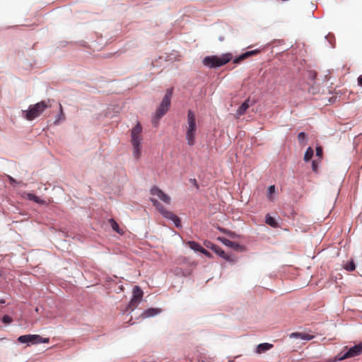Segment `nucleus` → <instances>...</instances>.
<instances>
[{
	"mask_svg": "<svg viewBox=\"0 0 362 362\" xmlns=\"http://www.w3.org/2000/svg\"><path fill=\"white\" fill-rule=\"evenodd\" d=\"M50 100L40 101L29 106L28 110H23L22 115L28 120L31 121L38 117L47 107H51Z\"/></svg>",
	"mask_w": 362,
	"mask_h": 362,
	"instance_id": "nucleus-1",
	"label": "nucleus"
},
{
	"mask_svg": "<svg viewBox=\"0 0 362 362\" xmlns=\"http://www.w3.org/2000/svg\"><path fill=\"white\" fill-rule=\"evenodd\" d=\"M173 95V88L166 90L165 95L163 98L158 108L156 110V115L152 119V124L156 127L160 119L168 112L170 106V100Z\"/></svg>",
	"mask_w": 362,
	"mask_h": 362,
	"instance_id": "nucleus-2",
	"label": "nucleus"
},
{
	"mask_svg": "<svg viewBox=\"0 0 362 362\" xmlns=\"http://www.w3.org/2000/svg\"><path fill=\"white\" fill-rule=\"evenodd\" d=\"M232 58V54L230 53L222 54L221 57L208 56L203 59V64L209 68H217L225 65Z\"/></svg>",
	"mask_w": 362,
	"mask_h": 362,
	"instance_id": "nucleus-3",
	"label": "nucleus"
},
{
	"mask_svg": "<svg viewBox=\"0 0 362 362\" xmlns=\"http://www.w3.org/2000/svg\"><path fill=\"white\" fill-rule=\"evenodd\" d=\"M197 131L196 118L194 112L189 110L187 113V127L186 129V140L189 146L195 144Z\"/></svg>",
	"mask_w": 362,
	"mask_h": 362,
	"instance_id": "nucleus-4",
	"label": "nucleus"
},
{
	"mask_svg": "<svg viewBox=\"0 0 362 362\" xmlns=\"http://www.w3.org/2000/svg\"><path fill=\"white\" fill-rule=\"evenodd\" d=\"M151 202L163 217L171 220L177 228L181 227V221L178 216L167 210L157 199L151 198Z\"/></svg>",
	"mask_w": 362,
	"mask_h": 362,
	"instance_id": "nucleus-5",
	"label": "nucleus"
},
{
	"mask_svg": "<svg viewBox=\"0 0 362 362\" xmlns=\"http://www.w3.org/2000/svg\"><path fill=\"white\" fill-rule=\"evenodd\" d=\"M144 295L143 291L139 286H135L133 288V296L127 305V310H134L142 300Z\"/></svg>",
	"mask_w": 362,
	"mask_h": 362,
	"instance_id": "nucleus-6",
	"label": "nucleus"
},
{
	"mask_svg": "<svg viewBox=\"0 0 362 362\" xmlns=\"http://www.w3.org/2000/svg\"><path fill=\"white\" fill-rule=\"evenodd\" d=\"M142 127L138 122L131 131V143L132 144H141L143 140L142 136Z\"/></svg>",
	"mask_w": 362,
	"mask_h": 362,
	"instance_id": "nucleus-7",
	"label": "nucleus"
},
{
	"mask_svg": "<svg viewBox=\"0 0 362 362\" xmlns=\"http://www.w3.org/2000/svg\"><path fill=\"white\" fill-rule=\"evenodd\" d=\"M362 353V342L350 348L339 360H344L348 358L354 357Z\"/></svg>",
	"mask_w": 362,
	"mask_h": 362,
	"instance_id": "nucleus-8",
	"label": "nucleus"
},
{
	"mask_svg": "<svg viewBox=\"0 0 362 362\" xmlns=\"http://www.w3.org/2000/svg\"><path fill=\"white\" fill-rule=\"evenodd\" d=\"M151 194L152 195L157 196L160 200L167 204H170L171 202L170 197L156 186L151 189Z\"/></svg>",
	"mask_w": 362,
	"mask_h": 362,
	"instance_id": "nucleus-9",
	"label": "nucleus"
},
{
	"mask_svg": "<svg viewBox=\"0 0 362 362\" xmlns=\"http://www.w3.org/2000/svg\"><path fill=\"white\" fill-rule=\"evenodd\" d=\"M289 337L290 338H300L307 341L311 340L314 338L313 335L303 332H293L290 334Z\"/></svg>",
	"mask_w": 362,
	"mask_h": 362,
	"instance_id": "nucleus-10",
	"label": "nucleus"
},
{
	"mask_svg": "<svg viewBox=\"0 0 362 362\" xmlns=\"http://www.w3.org/2000/svg\"><path fill=\"white\" fill-rule=\"evenodd\" d=\"M38 338L37 336H33V334H26L20 336L18 338V341L21 343H28L30 342L32 344H35V339Z\"/></svg>",
	"mask_w": 362,
	"mask_h": 362,
	"instance_id": "nucleus-11",
	"label": "nucleus"
},
{
	"mask_svg": "<svg viewBox=\"0 0 362 362\" xmlns=\"http://www.w3.org/2000/svg\"><path fill=\"white\" fill-rule=\"evenodd\" d=\"M160 310L158 308H148L144 311L141 316L142 318H148L160 313Z\"/></svg>",
	"mask_w": 362,
	"mask_h": 362,
	"instance_id": "nucleus-12",
	"label": "nucleus"
},
{
	"mask_svg": "<svg viewBox=\"0 0 362 362\" xmlns=\"http://www.w3.org/2000/svg\"><path fill=\"white\" fill-rule=\"evenodd\" d=\"M259 52L258 50H252V51H249V52H245L244 54H241L239 57L236 58L234 59L233 62L235 64H238L240 62L254 55V54H256Z\"/></svg>",
	"mask_w": 362,
	"mask_h": 362,
	"instance_id": "nucleus-13",
	"label": "nucleus"
},
{
	"mask_svg": "<svg viewBox=\"0 0 362 362\" xmlns=\"http://www.w3.org/2000/svg\"><path fill=\"white\" fill-rule=\"evenodd\" d=\"M188 245L191 249L195 251L201 252L203 254L208 255L209 252L203 248L199 243L194 242V241H189L188 243Z\"/></svg>",
	"mask_w": 362,
	"mask_h": 362,
	"instance_id": "nucleus-14",
	"label": "nucleus"
},
{
	"mask_svg": "<svg viewBox=\"0 0 362 362\" xmlns=\"http://www.w3.org/2000/svg\"><path fill=\"white\" fill-rule=\"evenodd\" d=\"M273 347V344L269 343H262L257 346L256 352L257 354L264 353Z\"/></svg>",
	"mask_w": 362,
	"mask_h": 362,
	"instance_id": "nucleus-15",
	"label": "nucleus"
},
{
	"mask_svg": "<svg viewBox=\"0 0 362 362\" xmlns=\"http://www.w3.org/2000/svg\"><path fill=\"white\" fill-rule=\"evenodd\" d=\"M221 242L226 246L228 247H232L235 250H238L240 247V245H238V243H235V242H233L230 240H228L226 238H223L222 240H221Z\"/></svg>",
	"mask_w": 362,
	"mask_h": 362,
	"instance_id": "nucleus-16",
	"label": "nucleus"
},
{
	"mask_svg": "<svg viewBox=\"0 0 362 362\" xmlns=\"http://www.w3.org/2000/svg\"><path fill=\"white\" fill-rule=\"evenodd\" d=\"M249 100H245L238 109L237 115L240 116L243 115L249 107Z\"/></svg>",
	"mask_w": 362,
	"mask_h": 362,
	"instance_id": "nucleus-17",
	"label": "nucleus"
},
{
	"mask_svg": "<svg viewBox=\"0 0 362 362\" xmlns=\"http://www.w3.org/2000/svg\"><path fill=\"white\" fill-rule=\"evenodd\" d=\"M133 146V156L136 159H139L141 156V144H132Z\"/></svg>",
	"mask_w": 362,
	"mask_h": 362,
	"instance_id": "nucleus-18",
	"label": "nucleus"
},
{
	"mask_svg": "<svg viewBox=\"0 0 362 362\" xmlns=\"http://www.w3.org/2000/svg\"><path fill=\"white\" fill-rule=\"evenodd\" d=\"M108 221H109V223L110 224L112 228L115 231H116L119 234H122L123 233L122 230H121L119 228L118 223L113 218H110L108 220Z\"/></svg>",
	"mask_w": 362,
	"mask_h": 362,
	"instance_id": "nucleus-19",
	"label": "nucleus"
},
{
	"mask_svg": "<svg viewBox=\"0 0 362 362\" xmlns=\"http://www.w3.org/2000/svg\"><path fill=\"white\" fill-rule=\"evenodd\" d=\"M265 222L267 224L273 228H276L278 226L276 221L269 214H267L265 217Z\"/></svg>",
	"mask_w": 362,
	"mask_h": 362,
	"instance_id": "nucleus-20",
	"label": "nucleus"
},
{
	"mask_svg": "<svg viewBox=\"0 0 362 362\" xmlns=\"http://www.w3.org/2000/svg\"><path fill=\"white\" fill-rule=\"evenodd\" d=\"M64 120H65V115L63 112V108H62V105L59 104V115L57 117V118L55 119V121L54 122V124L57 125V124H59L60 123V122L64 121Z\"/></svg>",
	"mask_w": 362,
	"mask_h": 362,
	"instance_id": "nucleus-21",
	"label": "nucleus"
},
{
	"mask_svg": "<svg viewBox=\"0 0 362 362\" xmlns=\"http://www.w3.org/2000/svg\"><path fill=\"white\" fill-rule=\"evenodd\" d=\"M211 249L221 257H224L226 252L218 246L213 245Z\"/></svg>",
	"mask_w": 362,
	"mask_h": 362,
	"instance_id": "nucleus-22",
	"label": "nucleus"
},
{
	"mask_svg": "<svg viewBox=\"0 0 362 362\" xmlns=\"http://www.w3.org/2000/svg\"><path fill=\"white\" fill-rule=\"evenodd\" d=\"M313 156V150L311 147L308 148L304 155V160L305 161H309Z\"/></svg>",
	"mask_w": 362,
	"mask_h": 362,
	"instance_id": "nucleus-23",
	"label": "nucleus"
},
{
	"mask_svg": "<svg viewBox=\"0 0 362 362\" xmlns=\"http://www.w3.org/2000/svg\"><path fill=\"white\" fill-rule=\"evenodd\" d=\"M33 336H37L38 338H36L35 339V344H40V343H49V338H42L40 335L37 334H33Z\"/></svg>",
	"mask_w": 362,
	"mask_h": 362,
	"instance_id": "nucleus-24",
	"label": "nucleus"
},
{
	"mask_svg": "<svg viewBox=\"0 0 362 362\" xmlns=\"http://www.w3.org/2000/svg\"><path fill=\"white\" fill-rule=\"evenodd\" d=\"M356 268L355 263L354 260H351L349 262H348L345 266L344 269L349 272L354 271Z\"/></svg>",
	"mask_w": 362,
	"mask_h": 362,
	"instance_id": "nucleus-25",
	"label": "nucleus"
},
{
	"mask_svg": "<svg viewBox=\"0 0 362 362\" xmlns=\"http://www.w3.org/2000/svg\"><path fill=\"white\" fill-rule=\"evenodd\" d=\"M275 192V186L274 185H271L269 187V189H268V194H267V197L269 200L272 201L273 200V198H272V194Z\"/></svg>",
	"mask_w": 362,
	"mask_h": 362,
	"instance_id": "nucleus-26",
	"label": "nucleus"
},
{
	"mask_svg": "<svg viewBox=\"0 0 362 362\" xmlns=\"http://www.w3.org/2000/svg\"><path fill=\"white\" fill-rule=\"evenodd\" d=\"M226 260L230 262H235L237 261L236 258L234 257H232L231 255L226 254L225 257H223Z\"/></svg>",
	"mask_w": 362,
	"mask_h": 362,
	"instance_id": "nucleus-27",
	"label": "nucleus"
},
{
	"mask_svg": "<svg viewBox=\"0 0 362 362\" xmlns=\"http://www.w3.org/2000/svg\"><path fill=\"white\" fill-rule=\"evenodd\" d=\"M1 320H2V322H4L5 324H9L13 321L12 318L8 315H4L2 317Z\"/></svg>",
	"mask_w": 362,
	"mask_h": 362,
	"instance_id": "nucleus-28",
	"label": "nucleus"
},
{
	"mask_svg": "<svg viewBox=\"0 0 362 362\" xmlns=\"http://www.w3.org/2000/svg\"><path fill=\"white\" fill-rule=\"evenodd\" d=\"M306 138V134L304 132H300L298 135V139L300 142L303 141Z\"/></svg>",
	"mask_w": 362,
	"mask_h": 362,
	"instance_id": "nucleus-29",
	"label": "nucleus"
},
{
	"mask_svg": "<svg viewBox=\"0 0 362 362\" xmlns=\"http://www.w3.org/2000/svg\"><path fill=\"white\" fill-rule=\"evenodd\" d=\"M33 202L38 203V204H43L44 201H42L40 197H37L36 195H34V197L33 198Z\"/></svg>",
	"mask_w": 362,
	"mask_h": 362,
	"instance_id": "nucleus-30",
	"label": "nucleus"
},
{
	"mask_svg": "<svg viewBox=\"0 0 362 362\" xmlns=\"http://www.w3.org/2000/svg\"><path fill=\"white\" fill-rule=\"evenodd\" d=\"M316 154H317V156H320V157L322 156V149L321 147H317L316 148Z\"/></svg>",
	"mask_w": 362,
	"mask_h": 362,
	"instance_id": "nucleus-31",
	"label": "nucleus"
},
{
	"mask_svg": "<svg viewBox=\"0 0 362 362\" xmlns=\"http://www.w3.org/2000/svg\"><path fill=\"white\" fill-rule=\"evenodd\" d=\"M192 181V183L197 187V188H199V185L197 184V182L195 179H192L191 180Z\"/></svg>",
	"mask_w": 362,
	"mask_h": 362,
	"instance_id": "nucleus-32",
	"label": "nucleus"
},
{
	"mask_svg": "<svg viewBox=\"0 0 362 362\" xmlns=\"http://www.w3.org/2000/svg\"><path fill=\"white\" fill-rule=\"evenodd\" d=\"M34 195H35V194H33L28 193V195H27V197H28V199H30V200H31V201H32V200H33V198L34 197Z\"/></svg>",
	"mask_w": 362,
	"mask_h": 362,
	"instance_id": "nucleus-33",
	"label": "nucleus"
},
{
	"mask_svg": "<svg viewBox=\"0 0 362 362\" xmlns=\"http://www.w3.org/2000/svg\"><path fill=\"white\" fill-rule=\"evenodd\" d=\"M312 168H313V170L314 171H316V170H317V165H316V163H315V161H313V162Z\"/></svg>",
	"mask_w": 362,
	"mask_h": 362,
	"instance_id": "nucleus-34",
	"label": "nucleus"
},
{
	"mask_svg": "<svg viewBox=\"0 0 362 362\" xmlns=\"http://www.w3.org/2000/svg\"><path fill=\"white\" fill-rule=\"evenodd\" d=\"M358 83L361 86H362V75L358 78Z\"/></svg>",
	"mask_w": 362,
	"mask_h": 362,
	"instance_id": "nucleus-35",
	"label": "nucleus"
},
{
	"mask_svg": "<svg viewBox=\"0 0 362 362\" xmlns=\"http://www.w3.org/2000/svg\"><path fill=\"white\" fill-rule=\"evenodd\" d=\"M9 180H10L11 182H16L15 180L13 177H9Z\"/></svg>",
	"mask_w": 362,
	"mask_h": 362,
	"instance_id": "nucleus-36",
	"label": "nucleus"
},
{
	"mask_svg": "<svg viewBox=\"0 0 362 362\" xmlns=\"http://www.w3.org/2000/svg\"><path fill=\"white\" fill-rule=\"evenodd\" d=\"M0 303H1V304L5 303V300H4V299L0 300Z\"/></svg>",
	"mask_w": 362,
	"mask_h": 362,
	"instance_id": "nucleus-37",
	"label": "nucleus"
}]
</instances>
